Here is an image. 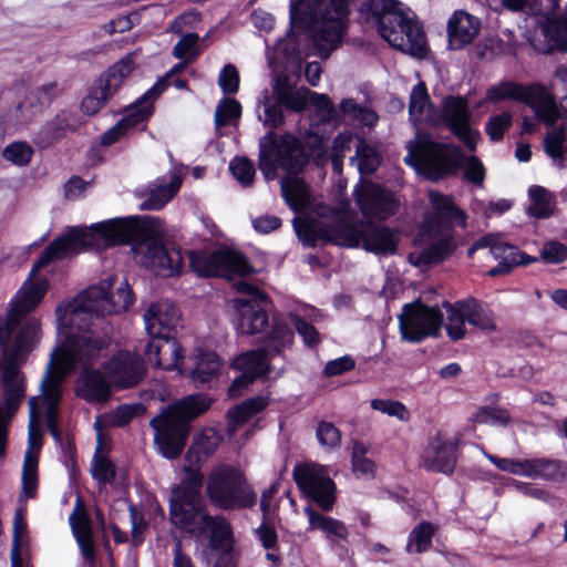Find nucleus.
<instances>
[{
	"label": "nucleus",
	"mask_w": 567,
	"mask_h": 567,
	"mask_svg": "<svg viewBox=\"0 0 567 567\" xmlns=\"http://www.w3.org/2000/svg\"><path fill=\"white\" fill-rule=\"evenodd\" d=\"M567 140L566 128L560 126L548 132L544 137V151L560 167H565L564 144Z\"/></svg>",
	"instance_id": "54"
},
{
	"label": "nucleus",
	"mask_w": 567,
	"mask_h": 567,
	"mask_svg": "<svg viewBox=\"0 0 567 567\" xmlns=\"http://www.w3.org/2000/svg\"><path fill=\"white\" fill-rule=\"evenodd\" d=\"M184 473L185 476L182 478L181 483L172 487L171 496H183L184 493L188 496H203L202 487L204 476L202 472L198 468L185 466Z\"/></svg>",
	"instance_id": "52"
},
{
	"label": "nucleus",
	"mask_w": 567,
	"mask_h": 567,
	"mask_svg": "<svg viewBox=\"0 0 567 567\" xmlns=\"http://www.w3.org/2000/svg\"><path fill=\"white\" fill-rule=\"evenodd\" d=\"M290 30L288 37L295 34V30L312 35L318 32L320 27V16L316 9L315 1L311 0H290Z\"/></svg>",
	"instance_id": "32"
},
{
	"label": "nucleus",
	"mask_w": 567,
	"mask_h": 567,
	"mask_svg": "<svg viewBox=\"0 0 567 567\" xmlns=\"http://www.w3.org/2000/svg\"><path fill=\"white\" fill-rule=\"evenodd\" d=\"M22 489L28 498H34L38 489V456L25 454L22 467Z\"/></svg>",
	"instance_id": "61"
},
{
	"label": "nucleus",
	"mask_w": 567,
	"mask_h": 567,
	"mask_svg": "<svg viewBox=\"0 0 567 567\" xmlns=\"http://www.w3.org/2000/svg\"><path fill=\"white\" fill-rule=\"evenodd\" d=\"M413 156L420 169L432 182L454 175L465 159L461 146L433 141L427 134L419 135Z\"/></svg>",
	"instance_id": "7"
},
{
	"label": "nucleus",
	"mask_w": 567,
	"mask_h": 567,
	"mask_svg": "<svg viewBox=\"0 0 567 567\" xmlns=\"http://www.w3.org/2000/svg\"><path fill=\"white\" fill-rule=\"evenodd\" d=\"M28 530V524L23 516V509L18 508L13 518V533H12V545H11V567H23V559L21 555L22 538Z\"/></svg>",
	"instance_id": "56"
},
{
	"label": "nucleus",
	"mask_w": 567,
	"mask_h": 567,
	"mask_svg": "<svg viewBox=\"0 0 567 567\" xmlns=\"http://www.w3.org/2000/svg\"><path fill=\"white\" fill-rule=\"evenodd\" d=\"M167 90L164 80H157L146 92H144L135 102L125 110L126 114L117 121L127 134L131 130L146 124L155 112V101Z\"/></svg>",
	"instance_id": "22"
},
{
	"label": "nucleus",
	"mask_w": 567,
	"mask_h": 567,
	"mask_svg": "<svg viewBox=\"0 0 567 567\" xmlns=\"http://www.w3.org/2000/svg\"><path fill=\"white\" fill-rule=\"evenodd\" d=\"M462 300L453 303L449 301L443 302V308L447 313V323L445 326L446 334L452 341H458L465 338L467 318H465V310L460 306Z\"/></svg>",
	"instance_id": "48"
},
{
	"label": "nucleus",
	"mask_w": 567,
	"mask_h": 567,
	"mask_svg": "<svg viewBox=\"0 0 567 567\" xmlns=\"http://www.w3.org/2000/svg\"><path fill=\"white\" fill-rule=\"evenodd\" d=\"M478 249L488 248L499 262L487 271L488 277H498L513 271L516 266H529L538 260L537 257L527 255L517 246L502 240L501 234L489 233L474 241Z\"/></svg>",
	"instance_id": "17"
},
{
	"label": "nucleus",
	"mask_w": 567,
	"mask_h": 567,
	"mask_svg": "<svg viewBox=\"0 0 567 567\" xmlns=\"http://www.w3.org/2000/svg\"><path fill=\"white\" fill-rule=\"evenodd\" d=\"M241 116V104L233 97H224L215 111V126H227L233 120Z\"/></svg>",
	"instance_id": "62"
},
{
	"label": "nucleus",
	"mask_w": 567,
	"mask_h": 567,
	"mask_svg": "<svg viewBox=\"0 0 567 567\" xmlns=\"http://www.w3.org/2000/svg\"><path fill=\"white\" fill-rule=\"evenodd\" d=\"M529 102L526 105L533 109L536 117L547 126H554L560 117L559 110L553 96L542 84H532Z\"/></svg>",
	"instance_id": "34"
},
{
	"label": "nucleus",
	"mask_w": 567,
	"mask_h": 567,
	"mask_svg": "<svg viewBox=\"0 0 567 567\" xmlns=\"http://www.w3.org/2000/svg\"><path fill=\"white\" fill-rule=\"evenodd\" d=\"M63 341L51 353L49 365L56 369L62 375H68L78 365L87 367L99 357L100 352L109 346L104 338L91 336L59 334Z\"/></svg>",
	"instance_id": "10"
},
{
	"label": "nucleus",
	"mask_w": 567,
	"mask_h": 567,
	"mask_svg": "<svg viewBox=\"0 0 567 567\" xmlns=\"http://www.w3.org/2000/svg\"><path fill=\"white\" fill-rule=\"evenodd\" d=\"M429 202L431 210L424 214L422 221L423 233L427 237H437L443 233L454 234L455 224L466 227L467 215L451 196L432 190Z\"/></svg>",
	"instance_id": "13"
},
{
	"label": "nucleus",
	"mask_w": 567,
	"mask_h": 567,
	"mask_svg": "<svg viewBox=\"0 0 567 567\" xmlns=\"http://www.w3.org/2000/svg\"><path fill=\"white\" fill-rule=\"evenodd\" d=\"M355 156L358 157V166L361 174H373L381 164V156L378 150L367 143L364 138H359Z\"/></svg>",
	"instance_id": "55"
},
{
	"label": "nucleus",
	"mask_w": 567,
	"mask_h": 567,
	"mask_svg": "<svg viewBox=\"0 0 567 567\" xmlns=\"http://www.w3.org/2000/svg\"><path fill=\"white\" fill-rule=\"evenodd\" d=\"M435 534V527L430 522H421L419 523L409 535V543L406 545V550L409 553L412 551L411 547L414 544V551L416 554H422L427 551L432 546V539Z\"/></svg>",
	"instance_id": "57"
},
{
	"label": "nucleus",
	"mask_w": 567,
	"mask_h": 567,
	"mask_svg": "<svg viewBox=\"0 0 567 567\" xmlns=\"http://www.w3.org/2000/svg\"><path fill=\"white\" fill-rule=\"evenodd\" d=\"M220 367L221 360L216 352L200 351L195 358L189 378L196 388H202L218 377Z\"/></svg>",
	"instance_id": "37"
},
{
	"label": "nucleus",
	"mask_w": 567,
	"mask_h": 567,
	"mask_svg": "<svg viewBox=\"0 0 567 567\" xmlns=\"http://www.w3.org/2000/svg\"><path fill=\"white\" fill-rule=\"evenodd\" d=\"M354 200L364 217L381 220L393 216L399 207L392 190L372 182L355 188Z\"/></svg>",
	"instance_id": "20"
},
{
	"label": "nucleus",
	"mask_w": 567,
	"mask_h": 567,
	"mask_svg": "<svg viewBox=\"0 0 567 567\" xmlns=\"http://www.w3.org/2000/svg\"><path fill=\"white\" fill-rule=\"evenodd\" d=\"M33 277L29 275L28 280L18 291L6 320L2 321L0 318V344L8 343L20 322L41 303L48 292L49 280L47 278L32 280Z\"/></svg>",
	"instance_id": "12"
},
{
	"label": "nucleus",
	"mask_w": 567,
	"mask_h": 567,
	"mask_svg": "<svg viewBox=\"0 0 567 567\" xmlns=\"http://www.w3.org/2000/svg\"><path fill=\"white\" fill-rule=\"evenodd\" d=\"M530 204L527 214L536 219H546L553 216L556 209L555 196L545 187L533 185L528 189Z\"/></svg>",
	"instance_id": "46"
},
{
	"label": "nucleus",
	"mask_w": 567,
	"mask_h": 567,
	"mask_svg": "<svg viewBox=\"0 0 567 567\" xmlns=\"http://www.w3.org/2000/svg\"><path fill=\"white\" fill-rule=\"evenodd\" d=\"M458 441H440L432 453L423 457V467L429 472L452 475L457 465Z\"/></svg>",
	"instance_id": "31"
},
{
	"label": "nucleus",
	"mask_w": 567,
	"mask_h": 567,
	"mask_svg": "<svg viewBox=\"0 0 567 567\" xmlns=\"http://www.w3.org/2000/svg\"><path fill=\"white\" fill-rule=\"evenodd\" d=\"M306 513L308 514L311 527L324 532L328 537L334 536L343 540L348 538L349 532L343 522L330 516H324L311 507H308Z\"/></svg>",
	"instance_id": "50"
},
{
	"label": "nucleus",
	"mask_w": 567,
	"mask_h": 567,
	"mask_svg": "<svg viewBox=\"0 0 567 567\" xmlns=\"http://www.w3.org/2000/svg\"><path fill=\"white\" fill-rule=\"evenodd\" d=\"M23 320L18 326L19 329L12 346H9V343L0 344L4 362L17 363L21 357L30 353L40 340V320L37 318H24Z\"/></svg>",
	"instance_id": "25"
},
{
	"label": "nucleus",
	"mask_w": 567,
	"mask_h": 567,
	"mask_svg": "<svg viewBox=\"0 0 567 567\" xmlns=\"http://www.w3.org/2000/svg\"><path fill=\"white\" fill-rule=\"evenodd\" d=\"M94 235L80 227H70L68 230L54 238L34 260L30 276L37 274L56 260H62L72 254L79 252L82 248L94 245Z\"/></svg>",
	"instance_id": "15"
},
{
	"label": "nucleus",
	"mask_w": 567,
	"mask_h": 567,
	"mask_svg": "<svg viewBox=\"0 0 567 567\" xmlns=\"http://www.w3.org/2000/svg\"><path fill=\"white\" fill-rule=\"evenodd\" d=\"M135 70L132 53L110 65L89 87L80 104L81 112L86 116L96 115L117 94L123 81Z\"/></svg>",
	"instance_id": "9"
},
{
	"label": "nucleus",
	"mask_w": 567,
	"mask_h": 567,
	"mask_svg": "<svg viewBox=\"0 0 567 567\" xmlns=\"http://www.w3.org/2000/svg\"><path fill=\"white\" fill-rule=\"evenodd\" d=\"M150 219L138 216L114 218L92 225L91 230L104 240L106 247L128 245L145 238Z\"/></svg>",
	"instance_id": "19"
},
{
	"label": "nucleus",
	"mask_w": 567,
	"mask_h": 567,
	"mask_svg": "<svg viewBox=\"0 0 567 567\" xmlns=\"http://www.w3.org/2000/svg\"><path fill=\"white\" fill-rule=\"evenodd\" d=\"M426 106H433L424 82H419L413 86L410 94L409 114L414 122L421 121Z\"/></svg>",
	"instance_id": "59"
},
{
	"label": "nucleus",
	"mask_w": 567,
	"mask_h": 567,
	"mask_svg": "<svg viewBox=\"0 0 567 567\" xmlns=\"http://www.w3.org/2000/svg\"><path fill=\"white\" fill-rule=\"evenodd\" d=\"M527 476L544 478L557 483L567 481V463L560 460L545 457L526 460Z\"/></svg>",
	"instance_id": "38"
},
{
	"label": "nucleus",
	"mask_w": 567,
	"mask_h": 567,
	"mask_svg": "<svg viewBox=\"0 0 567 567\" xmlns=\"http://www.w3.org/2000/svg\"><path fill=\"white\" fill-rule=\"evenodd\" d=\"M65 375H62L52 365L47 367L45 374L41 381V393L43 402H52L59 404L61 398L60 383Z\"/></svg>",
	"instance_id": "58"
},
{
	"label": "nucleus",
	"mask_w": 567,
	"mask_h": 567,
	"mask_svg": "<svg viewBox=\"0 0 567 567\" xmlns=\"http://www.w3.org/2000/svg\"><path fill=\"white\" fill-rule=\"evenodd\" d=\"M169 518L179 530L195 536L203 530V524L207 522L209 512L203 496H169Z\"/></svg>",
	"instance_id": "18"
},
{
	"label": "nucleus",
	"mask_w": 567,
	"mask_h": 567,
	"mask_svg": "<svg viewBox=\"0 0 567 567\" xmlns=\"http://www.w3.org/2000/svg\"><path fill=\"white\" fill-rule=\"evenodd\" d=\"M359 12L363 22L374 28L392 48L417 59L426 56L423 27L408 14L400 0H365Z\"/></svg>",
	"instance_id": "2"
},
{
	"label": "nucleus",
	"mask_w": 567,
	"mask_h": 567,
	"mask_svg": "<svg viewBox=\"0 0 567 567\" xmlns=\"http://www.w3.org/2000/svg\"><path fill=\"white\" fill-rule=\"evenodd\" d=\"M233 368L239 372H247L258 379L266 378L271 372V365L264 350L252 349L240 353L233 362Z\"/></svg>",
	"instance_id": "42"
},
{
	"label": "nucleus",
	"mask_w": 567,
	"mask_h": 567,
	"mask_svg": "<svg viewBox=\"0 0 567 567\" xmlns=\"http://www.w3.org/2000/svg\"><path fill=\"white\" fill-rule=\"evenodd\" d=\"M299 491L323 512H330L337 501V485L322 466L297 464L292 472Z\"/></svg>",
	"instance_id": "14"
},
{
	"label": "nucleus",
	"mask_w": 567,
	"mask_h": 567,
	"mask_svg": "<svg viewBox=\"0 0 567 567\" xmlns=\"http://www.w3.org/2000/svg\"><path fill=\"white\" fill-rule=\"evenodd\" d=\"M320 16V27L312 35L321 56H329L342 43L348 28L350 0H313Z\"/></svg>",
	"instance_id": "8"
},
{
	"label": "nucleus",
	"mask_w": 567,
	"mask_h": 567,
	"mask_svg": "<svg viewBox=\"0 0 567 567\" xmlns=\"http://www.w3.org/2000/svg\"><path fill=\"white\" fill-rule=\"evenodd\" d=\"M205 493L210 505L220 511L252 508L257 503V494L245 473L234 465L214 468L207 477Z\"/></svg>",
	"instance_id": "5"
},
{
	"label": "nucleus",
	"mask_w": 567,
	"mask_h": 567,
	"mask_svg": "<svg viewBox=\"0 0 567 567\" xmlns=\"http://www.w3.org/2000/svg\"><path fill=\"white\" fill-rule=\"evenodd\" d=\"M460 306L465 310L467 322L485 332H494L497 329L495 315L488 303L474 297L462 299Z\"/></svg>",
	"instance_id": "35"
},
{
	"label": "nucleus",
	"mask_w": 567,
	"mask_h": 567,
	"mask_svg": "<svg viewBox=\"0 0 567 567\" xmlns=\"http://www.w3.org/2000/svg\"><path fill=\"white\" fill-rule=\"evenodd\" d=\"M296 230L303 244L310 248L317 247L319 241L328 245V223L307 219Z\"/></svg>",
	"instance_id": "51"
},
{
	"label": "nucleus",
	"mask_w": 567,
	"mask_h": 567,
	"mask_svg": "<svg viewBox=\"0 0 567 567\" xmlns=\"http://www.w3.org/2000/svg\"><path fill=\"white\" fill-rule=\"evenodd\" d=\"M316 437L321 447L327 450H337L341 445L340 430L329 421H320L316 427Z\"/></svg>",
	"instance_id": "64"
},
{
	"label": "nucleus",
	"mask_w": 567,
	"mask_h": 567,
	"mask_svg": "<svg viewBox=\"0 0 567 567\" xmlns=\"http://www.w3.org/2000/svg\"><path fill=\"white\" fill-rule=\"evenodd\" d=\"M34 154L33 148L27 142H12L2 151V157L20 167L27 166Z\"/></svg>",
	"instance_id": "63"
},
{
	"label": "nucleus",
	"mask_w": 567,
	"mask_h": 567,
	"mask_svg": "<svg viewBox=\"0 0 567 567\" xmlns=\"http://www.w3.org/2000/svg\"><path fill=\"white\" fill-rule=\"evenodd\" d=\"M544 35L548 43V51L567 52V18L557 17L547 20L543 28Z\"/></svg>",
	"instance_id": "47"
},
{
	"label": "nucleus",
	"mask_w": 567,
	"mask_h": 567,
	"mask_svg": "<svg viewBox=\"0 0 567 567\" xmlns=\"http://www.w3.org/2000/svg\"><path fill=\"white\" fill-rule=\"evenodd\" d=\"M269 404L268 398L257 395L248 398L227 411V420L234 427L245 425L251 417L262 412Z\"/></svg>",
	"instance_id": "44"
},
{
	"label": "nucleus",
	"mask_w": 567,
	"mask_h": 567,
	"mask_svg": "<svg viewBox=\"0 0 567 567\" xmlns=\"http://www.w3.org/2000/svg\"><path fill=\"white\" fill-rule=\"evenodd\" d=\"M2 386L3 395L24 398V380L22 372L17 367V363L4 362L2 370Z\"/></svg>",
	"instance_id": "53"
},
{
	"label": "nucleus",
	"mask_w": 567,
	"mask_h": 567,
	"mask_svg": "<svg viewBox=\"0 0 567 567\" xmlns=\"http://www.w3.org/2000/svg\"><path fill=\"white\" fill-rule=\"evenodd\" d=\"M178 319V308L167 301L151 303L145 311V329L151 340L144 352L154 367L172 371L184 364L183 348L174 338Z\"/></svg>",
	"instance_id": "4"
},
{
	"label": "nucleus",
	"mask_w": 567,
	"mask_h": 567,
	"mask_svg": "<svg viewBox=\"0 0 567 567\" xmlns=\"http://www.w3.org/2000/svg\"><path fill=\"white\" fill-rule=\"evenodd\" d=\"M532 84H522L513 81H501L486 91V99L493 104L506 100H514L520 103L529 102Z\"/></svg>",
	"instance_id": "41"
},
{
	"label": "nucleus",
	"mask_w": 567,
	"mask_h": 567,
	"mask_svg": "<svg viewBox=\"0 0 567 567\" xmlns=\"http://www.w3.org/2000/svg\"><path fill=\"white\" fill-rule=\"evenodd\" d=\"M181 184V178L175 175L168 184L159 185L151 190L148 198L142 203L141 208L144 210L162 209L178 193Z\"/></svg>",
	"instance_id": "49"
},
{
	"label": "nucleus",
	"mask_w": 567,
	"mask_h": 567,
	"mask_svg": "<svg viewBox=\"0 0 567 567\" xmlns=\"http://www.w3.org/2000/svg\"><path fill=\"white\" fill-rule=\"evenodd\" d=\"M189 267L202 278H223L234 280L237 277H249L256 272L248 257L231 248L189 250Z\"/></svg>",
	"instance_id": "6"
},
{
	"label": "nucleus",
	"mask_w": 567,
	"mask_h": 567,
	"mask_svg": "<svg viewBox=\"0 0 567 567\" xmlns=\"http://www.w3.org/2000/svg\"><path fill=\"white\" fill-rule=\"evenodd\" d=\"M443 323V313L437 307H431L421 299L405 303L399 316L402 339L420 343L429 337H437Z\"/></svg>",
	"instance_id": "11"
},
{
	"label": "nucleus",
	"mask_w": 567,
	"mask_h": 567,
	"mask_svg": "<svg viewBox=\"0 0 567 567\" xmlns=\"http://www.w3.org/2000/svg\"><path fill=\"white\" fill-rule=\"evenodd\" d=\"M306 89L292 91L286 78L277 80L274 85L272 95L279 100L284 109L295 113L303 112L309 105Z\"/></svg>",
	"instance_id": "43"
},
{
	"label": "nucleus",
	"mask_w": 567,
	"mask_h": 567,
	"mask_svg": "<svg viewBox=\"0 0 567 567\" xmlns=\"http://www.w3.org/2000/svg\"><path fill=\"white\" fill-rule=\"evenodd\" d=\"M436 241L430 244L415 257L410 255V262L419 268H431L446 261L457 249L454 234L443 233Z\"/></svg>",
	"instance_id": "29"
},
{
	"label": "nucleus",
	"mask_w": 567,
	"mask_h": 567,
	"mask_svg": "<svg viewBox=\"0 0 567 567\" xmlns=\"http://www.w3.org/2000/svg\"><path fill=\"white\" fill-rule=\"evenodd\" d=\"M213 401L205 394H189L167 405L150 421L154 443L167 460L178 458L188 440L192 422L209 410Z\"/></svg>",
	"instance_id": "3"
},
{
	"label": "nucleus",
	"mask_w": 567,
	"mask_h": 567,
	"mask_svg": "<svg viewBox=\"0 0 567 567\" xmlns=\"http://www.w3.org/2000/svg\"><path fill=\"white\" fill-rule=\"evenodd\" d=\"M102 312L86 307H76L73 301L65 305H59L56 308L58 333L66 336H94L91 327L93 318H100Z\"/></svg>",
	"instance_id": "21"
},
{
	"label": "nucleus",
	"mask_w": 567,
	"mask_h": 567,
	"mask_svg": "<svg viewBox=\"0 0 567 567\" xmlns=\"http://www.w3.org/2000/svg\"><path fill=\"white\" fill-rule=\"evenodd\" d=\"M399 237L390 227L374 223H362L361 244L363 249L375 255H394Z\"/></svg>",
	"instance_id": "28"
},
{
	"label": "nucleus",
	"mask_w": 567,
	"mask_h": 567,
	"mask_svg": "<svg viewBox=\"0 0 567 567\" xmlns=\"http://www.w3.org/2000/svg\"><path fill=\"white\" fill-rule=\"evenodd\" d=\"M311 156L302 141L291 133L278 135L268 132L259 141L258 167L267 181L276 178L278 167L286 172L287 176L280 182L281 193L293 210L302 207L308 199V186L298 174L305 171Z\"/></svg>",
	"instance_id": "1"
},
{
	"label": "nucleus",
	"mask_w": 567,
	"mask_h": 567,
	"mask_svg": "<svg viewBox=\"0 0 567 567\" xmlns=\"http://www.w3.org/2000/svg\"><path fill=\"white\" fill-rule=\"evenodd\" d=\"M111 280H103L99 285H93L84 289L71 301H73V305H76V307H86L102 312L100 302L111 305V301L114 298Z\"/></svg>",
	"instance_id": "45"
},
{
	"label": "nucleus",
	"mask_w": 567,
	"mask_h": 567,
	"mask_svg": "<svg viewBox=\"0 0 567 567\" xmlns=\"http://www.w3.org/2000/svg\"><path fill=\"white\" fill-rule=\"evenodd\" d=\"M468 100L462 95H449L442 102L441 120L450 130L471 123Z\"/></svg>",
	"instance_id": "36"
},
{
	"label": "nucleus",
	"mask_w": 567,
	"mask_h": 567,
	"mask_svg": "<svg viewBox=\"0 0 567 567\" xmlns=\"http://www.w3.org/2000/svg\"><path fill=\"white\" fill-rule=\"evenodd\" d=\"M481 30L478 18L464 10H456L447 21V41L451 50H462L471 44Z\"/></svg>",
	"instance_id": "26"
},
{
	"label": "nucleus",
	"mask_w": 567,
	"mask_h": 567,
	"mask_svg": "<svg viewBox=\"0 0 567 567\" xmlns=\"http://www.w3.org/2000/svg\"><path fill=\"white\" fill-rule=\"evenodd\" d=\"M150 265L157 276H178L184 267L182 249L174 243L154 241L147 247Z\"/></svg>",
	"instance_id": "24"
},
{
	"label": "nucleus",
	"mask_w": 567,
	"mask_h": 567,
	"mask_svg": "<svg viewBox=\"0 0 567 567\" xmlns=\"http://www.w3.org/2000/svg\"><path fill=\"white\" fill-rule=\"evenodd\" d=\"M292 329L281 321L274 320L270 331L259 339V350H264L268 360L281 355L293 343Z\"/></svg>",
	"instance_id": "33"
},
{
	"label": "nucleus",
	"mask_w": 567,
	"mask_h": 567,
	"mask_svg": "<svg viewBox=\"0 0 567 567\" xmlns=\"http://www.w3.org/2000/svg\"><path fill=\"white\" fill-rule=\"evenodd\" d=\"M203 526V530L195 536H207L210 549L219 551V555L233 556L235 537L230 522L224 515H209Z\"/></svg>",
	"instance_id": "27"
},
{
	"label": "nucleus",
	"mask_w": 567,
	"mask_h": 567,
	"mask_svg": "<svg viewBox=\"0 0 567 567\" xmlns=\"http://www.w3.org/2000/svg\"><path fill=\"white\" fill-rule=\"evenodd\" d=\"M328 244L357 248L361 244L362 224L357 225L346 219L328 223Z\"/></svg>",
	"instance_id": "39"
},
{
	"label": "nucleus",
	"mask_w": 567,
	"mask_h": 567,
	"mask_svg": "<svg viewBox=\"0 0 567 567\" xmlns=\"http://www.w3.org/2000/svg\"><path fill=\"white\" fill-rule=\"evenodd\" d=\"M101 370L117 390L132 389L146 375L143 359L128 350L115 352L107 361L102 363Z\"/></svg>",
	"instance_id": "16"
},
{
	"label": "nucleus",
	"mask_w": 567,
	"mask_h": 567,
	"mask_svg": "<svg viewBox=\"0 0 567 567\" xmlns=\"http://www.w3.org/2000/svg\"><path fill=\"white\" fill-rule=\"evenodd\" d=\"M238 319L236 329L238 333L251 336L261 332L269 324L266 309L257 302H247L245 298L235 299Z\"/></svg>",
	"instance_id": "30"
},
{
	"label": "nucleus",
	"mask_w": 567,
	"mask_h": 567,
	"mask_svg": "<svg viewBox=\"0 0 567 567\" xmlns=\"http://www.w3.org/2000/svg\"><path fill=\"white\" fill-rule=\"evenodd\" d=\"M78 126L79 123L69 112L61 111L41 127L39 140L45 146H49L63 138L66 132H74Z\"/></svg>",
	"instance_id": "40"
},
{
	"label": "nucleus",
	"mask_w": 567,
	"mask_h": 567,
	"mask_svg": "<svg viewBox=\"0 0 567 567\" xmlns=\"http://www.w3.org/2000/svg\"><path fill=\"white\" fill-rule=\"evenodd\" d=\"M75 394L90 404H103L113 394L112 383L104 372L87 365L75 381Z\"/></svg>",
	"instance_id": "23"
},
{
	"label": "nucleus",
	"mask_w": 567,
	"mask_h": 567,
	"mask_svg": "<svg viewBox=\"0 0 567 567\" xmlns=\"http://www.w3.org/2000/svg\"><path fill=\"white\" fill-rule=\"evenodd\" d=\"M92 477L101 485L112 484L116 477V466L107 457L101 455L100 445L93 457Z\"/></svg>",
	"instance_id": "60"
}]
</instances>
